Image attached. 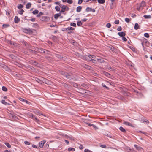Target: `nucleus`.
<instances>
[{
    "instance_id": "obj_12",
    "label": "nucleus",
    "mask_w": 152,
    "mask_h": 152,
    "mask_svg": "<svg viewBox=\"0 0 152 152\" xmlns=\"http://www.w3.org/2000/svg\"><path fill=\"white\" fill-rule=\"evenodd\" d=\"M46 141L45 140H42L39 142V146L41 148H43L44 144L45 143Z\"/></svg>"
},
{
    "instance_id": "obj_58",
    "label": "nucleus",
    "mask_w": 152,
    "mask_h": 152,
    "mask_svg": "<svg viewBox=\"0 0 152 152\" xmlns=\"http://www.w3.org/2000/svg\"><path fill=\"white\" fill-rule=\"evenodd\" d=\"M89 56L91 57V58H93L95 59L96 58V56L94 55H91L89 54Z\"/></svg>"
},
{
    "instance_id": "obj_18",
    "label": "nucleus",
    "mask_w": 152,
    "mask_h": 152,
    "mask_svg": "<svg viewBox=\"0 0 152 152\" xmlns=\"http://www.w3.org/2000/svg\"><path fill=\"white\" fill-rule=\"evenodd\" d=\"M20 21V18L17 16H16L14 18V21L15 23H18Z\"/></svg>"
},
{
    "instance_id": "obj_48",
    "label": "nucleus",
    "mask_w": 152,
    "mask_h": 152,
    "mask_svg": "<svg viewBox=\"0 0 152 152\" xmlns=\"http://www.w3.org/2000/svg\"><path fill=\"white\" fill-rule=\"evenodd\" d=\"M144 36L146 38H148L149 37V35L148 33H146L144 34Z\"/></svg>"
},
{
    "instance_id": "obj_40",
    "label": "nucleus",
    "mask_w": 152,
    "mask_h": 152,
    "mask_svg": "<svg viewBox=\"0 0 152 152\" xmlns=\"http://www.w3.org/2000/svg\"><path fill=\"white\" fill-rule=\"evenodd\" d=\"M82 23L80 21H78L77 23V25L78 26H80L82 25Z\"/></svg>"
},
{
    "instance_id": "obj_62",
    "label": "nucleus",
    "mask_w": 152,
    "mask_h": 152,
    "mask_svg": "<svg viewBox=\"0 0 152 152\" xmlns=\"http://www.w3.org/2000/svg\"><path fill=\"white\" fill-rule=\"evenodd\" d=\"M24 143L26 145H29L30 144V143L29 142L27 141H24Z\"/></svg>"
},
{
    "instance_id": "obj_13",
    "label": "nucleus",
    "mask_w": 152,
    "mask_h": 152,
    "mask_svg": "<svg viewBox=\"0 0 152 152\" xmlns=\"http://www.w3.org/2000/svg\"><path fill=\"white\" fill-rule=\"evenodd\" d=\"M2 67L3 69L6 71H9L10 70V69L7 66L4 64H2Z\"/></svg>"
},
{
    "instance_id": "obj_7",
    "label": "nucleus",
    "mask_w": 152,
    "mask_h": 152,
    "mask_svg": "<svg viewBox=\"0 0 152 152\" xmlns=\"http://www.w3.org/2000/svg\"><path fill=\"white\" fill-rule=\"evenodd\" d=\"M39 52L40 53L48 54V53L49 52H50L49 51L47 50L42 48H40Z\"/></svg>"
},
{
    "instance_id": "obj_64",
    "label": "nucleus",
    "mask_w": 152,
    "mask_h": 152,
    "mask_svg": "<svg viewBox=\"0 0 152 152\" xmlns=\"http://www.w3.org/2000/svg\"><path fill=\"white\" fill-rule=\"evenodd\" d=\"M85 152H92L91 151L87 149H86L84 151Z\"/></svg>"
},
{
    "instance_id": "obj_2",
    "label": "nucleus",
    "mask_w": 152,
    "mask_h": 152,
    "mask_svg": "<svg viewBox=\"0 0 152 152\" xmlns=\"http://www.w3.org/2000/svg\"><path fill=\"white\" fill-rule=\"evenodd\" d=\"M145 6V1H142L139 4H137V10H139L141 9H143Z\"/></svg>"
},
{
    "instance_id": "obj_36",
    "label": "nucleus",
    "mask_w": 152,
    "mask_h": 152,
    "mask_svg": "<svg viewBox=\"0 0 152 152\" xmlns=\"http://www.w3.org/2000/svg\"><path fill=\"white\" fill-rule=\"evenodd\" d=\"M139 27V25L138 23H136L135 24V25L134 26V28L135 30H137L138 29Z\"/></svg>"
},
{
    "instance_id": "obj_41",
    "label": "nucleus",
    "mask_w": 152,
    "mask_h": 152,
    "mask_svg": "<svg viewBox=\"0 0 152 152\" xmlns=\"http://www.w3.org/2000/svg\"><path fill=\"white\" fill-rule=\"evenodd\" d=\"M17 7L18 9H20L23 8V5L21 4H20L18 5Z\"/></svg>"
},
{
    "instance_id": "obj_50",
    "label": "nucleus",
    "mask_w": 152,
    "mask_h": 152,
    "mask_svg": "<svg viewBox=\"0 0 152 152\" xmlns=\"http://www.w3.org/2000/svg\"><path fill=\"white\" fill-rule=\"evenodd\" d=\"M111 26V25L110 23H107L106 25V27L108 28H110Z\"/></svg>"
},
{
    "instance_id": "obj_56",
    "label": "nucleus",
    "mask_w": 152,
    "mask_h": 152,
    "mask_svg": "<svg viewBox=\"0 0 152 152\" xmlns=\"http://www.w3.org/2000/svg\"><path fill=\"white\" fill-rule=\"evenodd\" d=\"M67 29H68L69 31V30H73L74 29V28L72 27H68Z\"/></svg>"
},
{
    "instance_id": "obj_35",
    "label": "nucleus",
    "mask_w": 152,
    "mask_h": 152,
    "mask_svg": "<svg viewBox=\"0 0 152 152\" xmlns=\"http://www.w3.org/2000/svg\"><path fill=\"white\" fill-rule=\"evenodd\" d=\"M98 2L100 4H103L105 2V0H97Z\"/></svg>"
},
{
    "instance_id": "obj_28",
    "label": "nucleus",
    "mask_w": 152,
    "mask_h": 152,
    "mask_svg": "<svg viewBox=\"0 0 152 152\" xmlns=\"http://www.w3.org/2000/svg\"><path fill=\"white\" fill-rule=\"evenodd\" d=\"M134 147L136 148V149L137 150H140L141 149H142V148L141 147L138 146L136 144L134 145Z\"/></svg>"
},
{
    "instance_id": "obj_46",
    "label": "nucleus",
    "mask_w": 152,
    "mask_h": 152,
    "mask_svg": "<svg viewBox=\"0 0 152 152\" xmlns=\"http://www.w3.org/2000/svg\"><path fill=\"white\" fill-rule=\"evenodd\" d=\"M92 8L89 7H87L86 9V11L87 12H89L91 11Z\"/></svg>"
},
{
    "instance_id": "obj_27",
    "label": "nucleus",
    "mask_w": 152,
    "mask_h": 152,
    "mask_svg": "<svg viewBox=\"0 0 152 152\" xmlns=\"http://www.w3.org/2000/svg\"><path fill=\"white\" fill-rule=\"evenodd\" d=\"M119 129L123 133H125L126 132V130L122 126H120Z\"/></svg>"
},
{
    "instance_id": "obj_31",
    "label": "nucleus",
    "mask_w": 152,
    "mask_h": 152,
    "mask_svg": "<svg viewBox=\"0 0 152 152\" xmlns=\"http://www.w3.org/2000/svg\"><path fill=\"white\" fill-rule=\"evenodd\" d=\"M31 3H28L26 4V9H28L31 7Z\"/></svg>"
},
{
    "instance_id": "obj_4",
    "label": "nucleus",
    "mask_w": 152,
    "mask_h": 152,
    "mask_svg": "<svg viewBox=\"0 0 152 152\" xmlns=\"http://www.w3.org/2000/svg\"><path fill=\"white\" fill-rule=\"evenodd\" d=\"M21 42L22 43V44L24 45L25 47L28 49L29 48H31V45L30 44H28L27 42L26 41H24V40L22 41H21Z\"/></svg>"
},
{
    "instance_id": "obj_1",
    "label": "nucleus",
    "mask_w": 152,
    "mask_h": 152,
    "mask_svg": "<svg viewBox=\"0 0 152 152\" xmlns=\"http://www.w3.org/2000/svg\"><path fill=\"white\" fill-rule=\"evenodd\" d=\"M59 74L63 75L66 78L73 80H76L77 79L75 76L73 74L70 72H64L62 70L59 71Z\"/></svg>"
},
{
    "instance_id": "obj_32",
    "label": "nucleus",
    "mask_w": 152,
    "mask_h": 152,
    "mask_svg": "<svg viewBox=\"0 0 152 152\" xmlns=\"http://www.w3.org/2000/svg\"><path fill=\"white\" fill-rule=\"evenodd\" d=\"M67 150L68 151H75V149L74 148L70 147Z\"/></svg>"
},
{
    "instance_id": "obj_45",
    "label": "nucleus",
    "mask_w": 152,
    "mask_h": 152,
    "mask_svg": "<svg viewBox=\"0 0 152 152\" xmlns=\"http://www.w3.org/2000/svg\"><path fill=\"white\" fill-rule=\"evenodd\" d=\"M43 15V13L42 12H39V13L38 14H37V15L36 16L37 17H39L40 16H41Z\"/></svg>"
},
{
    "instance_id": "obj_30",
    "label": "nucleus",
    "mask_w": 152,
    "mask_h": 152,
    "mask_svg": "<svg viewBox=\"0 0 152 152\" xmlns=\"http://www.w3.org/2000/svg\"><path fill=\"white\" fill-rule=\"evenodd\" d=\"M51 38L53 40H55L58 39V37L53 35H51Z\"/></svg>"
},
{
    "instance_id": "obj_22",
    "label": "nucleus",
    "mask_w": 152,
    "mask_h": 152,
    "mask_svg": "<svg viewBox=\"0 0 152 152\" xmlns=\"http://www.w3.org/2000/svg\"><path fill=\"white\" fill-rule=\"evenodd\" d=\"M61 13L59 12V13H57L55 14L54 17L55 19L57 20L58 19L59 17L61 16Z\"/></svg>"
},
{
    "instance_id": "obj_38",
    "label": "nucleus",
    "mask_w": 152,
    "mask_h": 152,
    "mask_svg": "<svg viewBox=\"0 0 152 152\" xmlns=\"http://www.w3.org/2000/svg\"><path fill=\"white\" fill-rule=\"evenodd\" d=\"M39 12V11L38 10H35L33 11L32 12V13H33L34 15H36L38 14Z\"/></svg>"
},
{
    "instance_id": "obj_63",
    "label": "nucleus",
    "mask_w": 152,
    "mask_h": 152,
    "mask_svg": "<svg viewBox=\"0 0 152 152\" xmlns=\"http://www.w3.org/2000/svg\"><path fill=\"white\" fill-rule=\"evenodd\" d=\"M122 40L124 42H126L127 41V39L126 37H122Z\"/></svg>"
},
{
    "instance_id": "obj_37",
    "label": "nucleus",
    "mask_w": 152,
    "mask_h": 152,
    "mask_svg": "<svg viewBox=\"0 0 152 152\" xmlns=\"http://www.w3.org/2000/svg\"><path fill=\"white\" fill-rule=\"evenodd\" d=\"M4 144L6 146L9 148H10L11 147V145L8 142H5Z\"/></svg>"
},
{
    "instance_id": "obj_59",
    "label": "nucleus",
    "mask_w": 152,
    "mask_h": 152,
    "mask_svg": "<svg viewBox=\"0 0 152 152\" xmlns=\"http://www.w3.org/2000/svg\"><path fill=\"white\" fill-rule=\"evenodd\" d=\"M90 61H91L94 64H96L97 63L96 61L95 60L91 58V60Z\"/></svg>"
},
{
    "instance_id": "obj_51",
    "label": "nucleus",
    "mask_w": 152,
    "mask_h": 152,
    "mask_svg": "<svg viewBox=\"0 0 152 152\" xmlns=\"http://www.w3.org/2000/svg\"><path fill=\"white\" fill-rule=\"evenodd\" d=\"M70 25L72 26H74V27H76V23H73V22L71 23H70Z\"/></svg>"
},
{
    "instance_id": "obj_44",
    "label": "nucleus",
    "mask_w": 152,
    "mask_h": 152,
    "mask_svg": "<svg viewBox=\"0 0 152 152\" xmlns=\"http://www.w3.org/2000/svg\"><path fill=\"white\" fill-rule=\"evenodd\" d=\"M2 89L3 91L5 92L7 91V88L4 86H2Z\"/></svg>"
},
{
    "instance_id": "obj_47",
    "label": "nucleus",
    "mask_w": 152,
    "mask_h": 152,
    "mask_svg": "<svg viewBox=\"0 0 152 152\" xmlns=\"http://www.w3.org/2000/svg\"><path fill=\"white\" fill-rule=\"evenodd\" d=\"M19 99L20 101H22V102H23L24 103H25V101H26V100L24 99H23V98H21V97H20V98H19Z\"/></svg>"
},
{
    "instance_id": "obj_19",
    "label": "nucleus",
    "mask_w": 152,
    "mask_h": 152,
    "mask_svg": "<svg viewBox=\"0 0 152 152\" xmlns=\"http://www.w3.org/2000/svg\"><path fill=\"white\" fill-rule=\"evenodd\" d=\"M81 85L82 87L86 88L88 89L89 88L88 85L87 84L85 83H82L81 84Z\"/></svg>"
},
{
    "instance_id": "obj_49",
    "label": "nucleus",
    "mask_w": 152,
    "mask_h": 152,
    "mask_svg": "<svg viewBox=\"0 0 152 152\" xmlns=\"http://www.w3.org/2000/svg\"><path fill=\"white\" fill-rule=\"evenodd\" d=\"M119 99L122 100H124V97L122 96H120L118 97Z\"/></svg>"
},
{
    "instance_id": "obj_20",
    "label": "nucleus",
    "mask_w": 152,
    "mask_h": 152,
    "mask_svg": "<svg viewBox=\"0 0 152 152\" xmlns=\"http://www.w3.org/2000/svg\"><path fill=\"white\" fill-rule=\"evenodd\" d=\"M32 64L34 65L35 66H36L39 67L40 66V64L38 63L37 62L35 61H32Z\"/></svg>"
},
{
    "instance_id": "obj_43",
    "label": "nucleus",
    "mask_w": 152,
    "mask_h": 152,
    "mask_svg": "<svg viewBox=\"0 0 152 152\" xmlns=\"http://www.w3.org/2000/svg\"><path fill=\"white\" fill-rule=\"evenodd\" d=\"M142 121L143 122H146L147 123H149L148 121L145 119H142Z\"/></svg>"
},
{
    "instance_id": "obj_61",
    "label": "nucleus",
    "mask_w": 152,
    "mask_h": 152,
    "mask_svg": "<svg viewBox=\"0 0 152 152\" xmlns=\"http://www.w3.org/2000/svg\"><path fill=\"white\" fill-rule=\"evenodd\" d=\"M9 56L12 59L14 58L15 57L14 55L12 54L9 55Z\"/></svg>"
},
{
    "instance_id": "obj_21",
    "label": "nucleus",
    "mask_w": 152,
    "mask_h": 152,
    "mask_svg": "<svg viewBox=\"0 0 152 152\" xmlns=\"http://www.w3.org/2000/svg\"><path fill=\"white\" fill-rule=\"evenodd\" d=\"M25 67L27 69L29 70H34V68L33 67L30 65H28L27 66H26Z\"/></svg>"
},
{
    "instance_id": "obj_8",
    "label": "nucleus",
    "mask_w": 152,
    "mask_h": 152,
    "mask_svg": "<svg viewBox=\"0 0 152 152\" xmlns=\"http://www.w3.org/2000/svg\"><path fill=\"white\" fill-rule=\"evenodd\" d=\"M60 7L62 9L59 12H64L66 10V5H61L60 6Z\"/></svg>"
},
{
    "instance_id": "obj_15",
    "label": "nucleus",
    "mask_w": 152,
    "mask_h": 152,
    "mask_svg": "<svg viewBox=\"0 0 152 152\" xmlns=\"http://www.w3.org/2000/svg\"><path fill=\"white\" fill-rule=\"evenodd\" d=\"M27 49H28V51L29 53H32L35 54H37V51L35 50L30 49V48H28Z\"/></svg>"
},
{
    "instance_id": "obj_60",
    "label": "nucleus",
    "mask_w": 152,
    "mask_h": 152,
    "mask_svg": "<svg viewBox=\"0 0 152 152\" xmlns=\"http://www.w3.org/2000/svg\"><path fill=\"white\" fill-rule=\"evenodd\" d=\"M1 103L3 104H4L5 105H6L7 104V102L4 100H2Z\"/></svg>"
},
{
    "instance_id": "obj_26",
    "label": "nucleus",
    "mask_w": 152,
    "mask_h": 152,
    "mask_svg": "<svg viewBox=\"0 0 152 152\" xmlns=\"http://www.w3.org/2000/svg\"><path fill=\"white\" fill-rule=\"evenodd\" d=\"M106 68L107 69L113 71L114 70L113 67H111L110 65L107 66Z\"/></svg>"
},
{
    "instance_id": "obj_23",
    "label": "nucleus",
    "mask_w": 152,
    "mask_h": 152,
    "mask_svg": "<svg viewBox=\"0 0 152 152\" xmlns=\"http://www.w3.org/2000/svg\"><path fill=\"white\" fill-rule=\"evenodd\" d=\"M69 83L71 85L73 86L74 87H76L78 86L77 84L73 82L70 81L69 82Z\"/></svg>"
},
{
    "instance_id": "obj_25",
    "label": "nucleus",
    "mask_w": 152,
    "mask_h": 152,
    "mask_svg": "<svg viewBox=\"0 0 152 152\" xmlns=\"http://www.w3.org/2000/svg\"><path fill=\"white\" fill-rule=\"evenodd\" d=\"M82 7L81 6H79L77 8L76 11L77 12H80L81 10Z\"/></svg>"
},
{
    "instance_id": "obj_29",
    "label": "nucleus",
    "mask_w": 152,
    "mask_h": 152,
    "mask_svg": "<svg viewBox=\"0 0 152 152\" xmlns=\"http://www.w3.org/2000/svg\"><path fill=\"white\" fill-rule=\"evenodd\" d=\"M103 73L104 75L108 77L110 75V74L109 73L104 71H103Z\"/></svg>"
},
{
    "instance_id": "obj_53",
    "label": "nucleus",
    "mask_w": 152,
    "mask_h": 152,
    "mask_svg": "<svg viewBox=\"0 0 152 152\" xmlns=\"http://www.w3.org/2000/svg\"><path fill=\"white\" fill-rule=\"evenodd\" d=\"M67 138L70 140H73V141L74 140V139L72 136H68Z\"/></svg>"
},
{
    "instance_id": "obj_55",
    "label": "nucleus",
    "mask_w": 152,
    "mask_h": 152,
    "mask_svg": "<svg viewBox=\"0 0 152 152\" xmlns=\"http://www.w3.org/2000/svg\"><path fill=\"white\" fill-rule=\"evenodd\" d=\"M24 12V11L22 9H21L20 12H19V13L20 14L22 15L23 13Z\"/></svg>"
},
{
    "instance_id": "obj_6",
    "label": "nucleus",
    "mask_w": 152,
    "mask_h": 152,
    "mask_svg": "<svg viewBox=\"0 0 152 152\" xmlns=\"http://www.w3.org/2000/svg\"><path fill=\"white\" fill-rule=\"evenodd\" d=\"M12 63L15 65H16L20 68H22L23 66V65L20 62H18L15 61H13Z\"/></svg>"
},
{
    "instance_id": "obj_16",
    "label": "nucleus",
    "mask_w": 152,
    "mask_h": 152,
    "mask_svg": "<svg viewBox=\"0 0 152 152\" xmlns=\"http://www.w3.org/2000/svg\"><path fill=\"white\" fill-rule=\"evenodd\" d=\"M123 124H125L126 125L130 126L132 127H134V126H133L132 124L131 123H130L129 122H126V121H124L123 122Z\"/></svg>"
},
{
    "instance_id": "obj_17",
    "label": "nucleus",
    "mask_w": 152,
    "mask_h": 152,
    "mask_svg": "<svg viewBox=\"0 0 152 152\" xmlns=\"http://www.w3.org/2000/svg\"><path fill=\"white\" fill-rule=\"evenodd\" d=\"M117 34L119 36L122 37H124L126 35V34L123 31L119 32Z\"/></svg>"
},
{
    "instance_id": "obj_24",
    "label": "nucleus",
    "mask_w": 152,
    "mask_h": 152,
    "mask_svg": "<svg viewBox=\"0 0 152 152\" xmlns=\"http://www.w3.org/2000/svg\"><path fill=\"white\" fill-rule=\"evenodd\" d=\"M97 60L98 62L100 63H103L105 62L103 58H97Z\"/></svg>"
},
{
    "instance_id": "obj_14",
    "label": "nucleus",
    "mask_w": 152,
    "mask_h": 152,
    "mask_svg": "<svg viewBox=\"0 0 152 152\" xmlns=\"http://www.w3.org/2000/svg\"><path fill=\"white\" fill-rule=\"evenodd\" d=\"M49 18L48 17L44 16L40 17V19L42 21H47L49 20Z\"/></svg>"
},
{
    "instance_id": "obj_10",
    "label": "nucleus",
    "mask_w": 152,
    "mask_h": 152,
    "mask_svg": "<svg viewBox=\"0 0 152 152\" xmlns=\"http://www.w3.org/2000/svg\"><path fill=\"white\" fill-rule=\"evenodd\" d=\"M55 56L57 57L58 58H59L60 59L62 60H65L66 59L64 57H63L60 54H55Z\"/></svg>"
},
{
    "instance_id": "obj_3",
    "label": "nucleus",
    "mask_w": 152,
    "mask_h": 152,
    "mask_svg": "<svg viewBox=\"0 0 152 152\" xmlns=\"http://www.w3.org/2000/svg\"><path fill=\"white\" fill-rule=\"evenodd\" d=\"M80 58L81 59L88 61H90L91 60V57L89 56V55L88 56H81Z\"/></svg>"
},
{
    "instance_id": "obj_54",
    "label": "nucleus",
    "mask_w": 152,
    "mask_h": 152,
    "mask_svg": "<svg viewBox=\"0 0 152 152\" xmlns=\"http://www.w3.org/2000/svg\"><path fill=\"white\" fill-rule=\"evenodd\" d=\"M2 26L3 27L6 28H7L8 27H9L10 26V25L8 24H3Z\"/></svg>"
},
{
    "instance_id": "obj_57",
    "label": "nucleus",
    "mask_w": 152,
    "mask_h": 152,
    "mask_svg": "<svg viewBox=\"0 0 152 152\" xmlns=\"http://www.w3.org/2000/svg\"><path fill=\"white\" fill-rule=\"evenodd\" d=\"M119 21L118 20H117L115 21L114 23L116 24H119Z\"/></svg>"
},
{
    "instance_id": "obj_33",
    "label": "nucleus",
    "mask_w": 152,
    "mask_h": 152,
    "mask_svg": "<svg viewBox=\"0 0 152 152\" xmlns=\"http://www.w3.org/2000/svg\"><path fill=\"white\" fill-rule=\"evenodd\" d=\"M143 17L145 19H150V18H151V16L150 15H144L143 16Z\"/></svg>"
},
{
    "instance_id": "obj_34",
    "label": "nucleus",
    "mask_w": 152,
    "mask_h": 152,
    "mask_svg": "<svg viewBox=\"0 0 152 152\" xmlns=\"http://www.w3.org/2000/svg\"><path fill=\"white\" fill-rule=\"evenodd\" d=\"M60 7H59L58 6H56L55 7V9L57 11H58V12L59 11H60Z\"/></svg>"
},
{
    "instance_id": "obj_42",
    "label": "nucleus",
    "mask_w": 152,
    "mask_h": 152,
    "mask_svg": "<svg viewBox=\"0 0 152 152\" xmlns=\"http://www.w3.org/2000/svg\"><path fill=\"white\" fill-rule=\"evenodd\" d=\"M131 19H129L128 18H126L125 19V21L127 23H129Z\"/></svg>"
},
{
    "instance_id": "obj_9",
    "label": "nucleus",
    "mask_w": 152,
    "mask_h": 152,
    "mask_svg": "<svg viewBox=\"0 0 152 152\" xmlns=\"http://www.w3.org/2000/svg\"><path fill=\"white\" fill-rule=\"evenodd\" d=\"M82 65L83 67H84V68H85L86 69L88 70H91V67L88 65H87L85 64H82Z\"/></svg>"
},
{
    "instance_id": "obj_52",
    "label": "nucleus",
    "mask_w": 152,
    "mask_h": 152,
    "mask_svg": "<svg viewBox=\"0 0 152 152\" xmlns=\"http://www.w3.org/2000/svg\"><path fill=\"white\" fill-rule=\"evenodd\" d=\"M26 20H30L32 22H34L35 21V18H33L32 19H30L29 20L26 19Z\"/></svg>"
},
{
    "instance_id": "obj_39",
    "label": "nucleus",
    "mask_w": 152,
    "mask_h": 152,
    "mask_svg": "<svg viewBox=\"0 0 152 152\" xmlns=\"http://www.w3.org/2000/svg\"><path fill=\"white\" fill-rule=\"evenodd\" d=\"M102 85L103 87H105L106 88V89H107V90H109L110 89L109 88L106 86L104 83H102Z\"/></svg>"
},
{
    "instance_id": "obj_11",
    "label": "nucleus",
    "mask_w": 152,
    "mask_h": 152,
    "mask_svg": "<svg viewBox=\"0 0 152 152\" xmlns=\"http://www.w3.org/2000/svg\"><path fill=\"white\" fill-rule=\"evenodd\" d=\"M30 118H32L33 119L36 120L37 122L39 121V120L37 118L35 115H33L31 113L29 115Z\"/></svg>"
},
{
    "instance_id": "obj_5",
    "label": "nucleus",
    "mask_w": 152,
    "mask_h": 152,
    "mask_svg": "<svg viewBox=\"0 0 152 152\" xmlns=\"http://www.w3.org/2000/svg\"><path fill=\"white\" fill-rule=\"evenodd\" d=\"M23 31L25 33H28L29 34H32L33 33L32 29H30V28H24L23 29Z\"/></svg>"
}]
</instances>
